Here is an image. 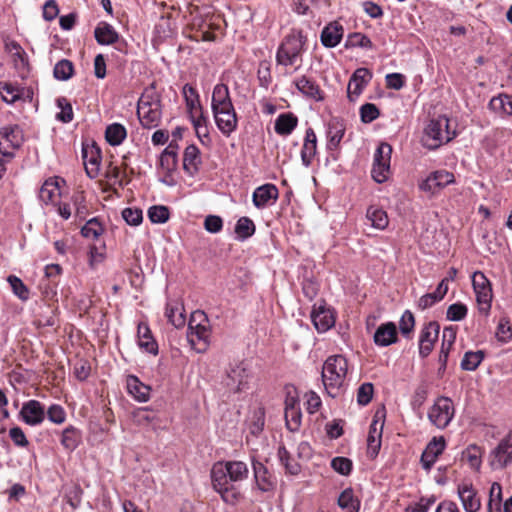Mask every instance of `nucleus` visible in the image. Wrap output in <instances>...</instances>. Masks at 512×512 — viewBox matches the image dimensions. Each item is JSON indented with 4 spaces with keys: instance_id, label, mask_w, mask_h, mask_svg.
Segmentation results:
<instances>
[{
    "instance_id": "nucleus-1",
    "label": "nucleus",
    "mask_w": 512,
    "mask_h": 512,
    "mask_svg": "<svg viewBox=\"0 0 512 512\" xmlns=\"http://www.w3.org/2000/svg\"><path fill=\"white\" fill-rule=\"evenodd\" d=\"M347 372L348 361L343 355H331L325 360L321 377L330 397L336 398L344 391Z\"/></svg>"
},
{
    "instance_id": "nucleus-2",
    "label": "nucleus",
    "mask_w": 512,
    "mask_h": 512,
    "mask_svg": "<svg viewBox=\"0 0 512 512\" xmlns=\"http://www.w3.org/2000/svg\"><path fill=\"white\" fill-rule=\"evenodd\" d=\"M456 136L455 131H450L449 119L446 116H439L432 119L426 125L421 143L429 150H435L441 145L448 143Z\"/></svg>"
},
{
    "instance_id": "nucleus-3",
    "label": "nucleus",
    "mask_w": 512,
    "mask_h": 512,
    "mask_svg": "<svg viewBox=\"0 0 512 512\" xmlns=\"http://www.w3.org/2000/svg\"><path fill=\"white\" fill-rule=\"evenodd\" d=\"M161 114L159 96L152 89H147L139 98L137 105V115L141 125L147 129L157 127L161 121Z\"/></svg>"
},
{
    "instance_id": "nucleus-4",
    "label": "nucleus",
    "mask_w": 512,
    "mask_h": 512,
    "mask_svg": "<svg viewBox=\"0 0 512 512\" xmlns=\"http://www.w3.org/2000/svg\"><path fill=\"white\" fill-rule=\"evenodd\" d=\"M306 37L301 31L288 34L276 52V63L282 66H291L296 63L304 51Z\"/></svg>"
},
{
    "instance_id": "nucleus-5",
    "label": "nucleus",
    "mask_w": 512,
    "mask_h": 512,
    "mask_svg": "<svg viewBox=\"0 0 512 512\" xmlns=\"http://www.w3.org/2000/svg\"><path fill=\"white\" fill-rule=\"evenodd\" d=\"M188 341L199 352L205 351L209 344V321L202 311L192 313L188 324Z\"/></svg>"
},
{
    "instance_id": "nucleus-6",
    "label": "nucleus",
    "mask_w": 512,
    "mask_h": 512,
    "mask_svg": "<svg viewBox=\"0 0 512 512\" xmlns=\"http://www.w3.org/2000/svg\"><path fill=\"white\" fill-rule=\"evenodd\" d=\"M248 473V467L242 461L218 462L211 470V479L218 481V484L221 485V481L230 483L242 481L248 477Z\"/></svg>"
},
{
    "instance_id": "nucleus-7",
    "label": "nucleus",
    "mask_w": 512,
    "mask_h": 512,
    "mask_svg": "<svg viewBox=\"0 0 512 512\" xmlns=\"http://www.w3.org/2000/svg\"><path fill=\"white\" fill-rule=\"evenodd\" d=\"M391 153L392 147L386 142H382L375 151L371 175L377 183H383L389 177Z\"/></svg>"
},
{
    "instance_id": "nucleus-8",
    "label": "nucleus",
    "mask_w": 512,
    "mask_h": 512,
    "mask_svg": "<svg viewBox=\"0 0 512 512\" xmlns=\"http://www.w3.org/2000/svg\"><path fill=\"white\" fill-rule=\"evenodd\" d=\"M455 409L450 398L439 397L428 412V418L439 429L446 428L454 417Z\"/></svg>"
},
{
    "instance_id": "nucleus-9",
    "label": "nucleus",
    "mask_w": 512,
    "mask_h": 512,
    "mask_svg": "<svg viewBox=\"0 0 512 512\" xmlns=\"http://www.w3.org/2000/svg\"><path fill=\"white\" fill-rule=\"evenodd\" d=\"M23 143V132L18 125L5 126L0 129V154L13 157L14 150Z\"/></svg>"
},
{
    "instance_id": "nucleus-10",
    "label": "nucleus",
    "mask_w": 512,
    "mask_h": 512,
    "mask_svg": "<svg viewBox=\"0 0 512 512\" xmlns=\"http://www.w3.org/2000/svg\"><path fill=\"white\" fill-rule=\"evenodd\" d=\"M472 285L480 311L487 313L491 308L492 300V289L489 280L484 273L476 271L472 275Z\"/></svg>"
},
{
    "instance_id": "nucleus-11",
    "label": "nucleus",
    "mask_w": 512,
    "mask_h": 512,
    "mask_svg": "<svg viewBox=\"0 0 512 512\" xmlns=\"http://www.w3.org/2000/svg\"><path fill=\"white\" fill-rule=\"evenodd\" d=\"M512 463V443L510 436L504 437L491 451L489 464L493 470H502Z\"/></svg>"
},
{
    "instance_id": "nucleus-12",
    "label": "nucleus",
    "mask_w": 512,
    "mask_h": 512,
    "mask_svg": "<svg viewBox=\"0 0 512 512\" xmlns=\"http://www.w3.org/2000/svg\"><path fill=\"white\" fill-rule=\"evenodd\" d=\"M385 410L384 408L376 411L373 421L369 428L367 437L368 453L375 457L381 448V438L384 427Z\"/></svg>"
},
{
    "instance_id": "nucleus-13",
    "label": "nucleus",
    "mask_w": 512,
    "mask_h": 512,
    "mask_svg": "<svg viewBox=\"0 0 512 512\" xmlns=\"http://www.w3.org/2000/svg\"><path fill=\"white\" fill-rule=\"evenodd\" d=\"M440 325L436 321L426 324L419 336V355L426 358L434 349V344L438 340Z\"/></svg>"
},
{
    "instance_id": "nucleus-14",
    "label": "nucleus",
    "mask_w": 512,
    "mask_h": 512,
    "mask_svg": "<svg viewBox=\"0 0 512 512\" xmlns=\"http://www.w3.org/2000/svg\"><path fill=\"white\" fill-rule=\"evenodd\" d=\"M21 419L30 426L41 424L45 419V407L37 400H29L22 405Z\"/></svg>"
},
{
    "instance_id": "nucleus-15",
    "label": "nucleus",
    "mask_w": 512,
    "mask_h": 512,
    "mask_svg": "<svg viewBox=\"0 0 512 512\" xmlns=\"http://www.w3.org/2000/svg\"><path fill=\"white\" fill-rule=\"evenodd\" d=\"M457 493L465 512H478L480 510L481 499L471 483L459 484Z\"/></svg>"
},
{
    "instance_id": "nucleus-16",
    "label": "nucleus",
    "mask_w": 512,
    "mask_h": 512,
    "mask_svg": "<svg viewBox=\"0 0 512 512\" xmlns=\"http://www.w3.org/2000/svg\"><path fill=\"white\" fill-rule=\"evenodd\" d=\"M446 447L444 437H433L427 444L421 455V465L426 471H430L439 455H441Z\"/></svg>"
},
{
    "instance_id": "nucleus-17",
    "label": "nucleus",
    "mask_w": 512,
    "mask_h": 512,
    "mask_svg": "<svg viewBox=\"0 0 512 512\" xmlns=\"http://www.w3.org/2000/svg\"><path fill=\"white\" fill-rule=\"evenodd\" d=\"M213 117L217 128L224 136L229 137L237 129L238 117L234 107L213 112Z\"/></svg>"
},
{
    "instance_id": "nucleus-18",
    "label": "nucleus",
    "mask_w": 512,
    "mask_h": 512,
    "mask_svg": "<svg viewBox=\"0 0 512 512\" xmlns=\"http://www.w3.org/2000/svg\"><path fill=\"white\" fill-rule=\"evenodd\" d=\"M248 378L249 374L244 365L237 364L227 372L225 384L231 391L238 393L247 387Z\"/></svg>"
},
{
    "instance_id": "nucleus-19",
    "label": "nucleus",
    "mask_w": 512,
    "mask_h": 512,
    "mask_svg": "<svg viewBox=\"0 0 512 512\" xmlns=\"http://www.w3.org/2000/svg\"><path fill=\"white\" fill-rule=\"evenodd\" d=\"M311 320L316 330L320 333L326 332L335 323L332 312L325 307L324 303L319 306L314 305L311 312Z\"/></svg>"
},
{
    "instance_id": "nucleus-20",
    "label": "nucleus",
    "mask_w": 512,
    "mask_h": 512,
    "mask_svg": "<svg viewBox=\"0 0 512 512\" xmlns=\"http://www.w3.org/2000/svg\"><path fill=\"white\" fill-rule=\"evenodd\" d=\"M344 28L337 22L333 21L327 24L320 35L321 43L324 47H336L343 38Z\"/></svg>"
},
{
    "instance_id": "nucleus-21",
    "label": "nucleus",
    "mask_w": 512,
    "mask_h": 512,
    "mask_svg": "<svg viewBox=\"0 0 512 512\" xmlns=\"http://www.w3.org/2000/svg\"><path fill=\"white\" fill-rule=\"evenodd\" d=\"M231 107H234V105L230 97L228 86L223 83L215 85L211 99L212 112L226 110Z\"/></svg>"
},
{
    "instance_id": "nucleus-22",
    "label": "nucleus",
    "mask_w": 512,
    "mask_h": 512,
    "mask_svg": "<svg viewBox=\"0 0 512 512\" xmlns=\"http://www.w3.org/2000/svg\"><path fill=\"white\" fill-rule=\"evenodd\" d=\"M376 345L381 347L389 346L397 342V328L393 322L381 324L373 336Z\"/></svg>"
},
{
    "instance_id": "nucleus-23",
    "label": "nucleus",
    "mask_w": 512,
    "mask_h": 512,
    "mask_svg": "<svg viewBox=\"0 0 512 512\" xmlns=\"http://www.w3.org/2000/svg\"><path fill=\"white\" fill-rule=\"evenodd\" d=\"M278 189L273 184H264L255 189L252 195V201L255 207L264 208L270 200L278 199Z\"/></svg>"
},
{
    "instance_id": "nucleus-24",
    "label": "nucleus",
    "mask_w": 512,
    "mask_h": 512,
    "mask_svg": "<svg viewBox=\"0 0 512 512\" xmlns=\"http://www.w3.org/2000/svg\"><path fill=\"white\" fill-rule=\"evenodd\" d=\"M297 89L306 97L315 101H322L324 99L323 92L315 80L302 76L295 81Z\"/></svg>"
},
{
    "instance_id": "nucleus-25",
    "label": "nucleus",
    "mask_w": 512,
    "mask_h": 512,
    "mask_svg": "<svg viewBox=\"0 0 512 512\" xmlns=\"http://www.w3.org/2000/svg\"><path fill=\"white\" fill-rule=\"evenodd\" d=\"M138 345L145 352L158 354V344L154 340L151 330L145 323H139L137 328Z\"/></svg>"
},
{
    "instance_id": "nucleus-26",
    "label": "nucleus",
    "mask_w": 512,
    "mask_h": 512,
    "mask_svg": "<svg viewBox=\"0 0 512 512\" xmlns=\"http://www.w3.org/2000/svg\"><path fill=\"white\" fill-rule=\"evenodd\" d=\"M317 138L314 130L308 128L305 132L303 147L301 150V160L305 167H309L316 154Z\"/></svg>"
},
{
    "instance_id": "nucleus-27",
    "label": "nucleus",
    "mask_w": 512,
    "mask_h": 512,
    "mask_svg": "<svg viewBox=\"0 0 512 512\" xmlns=\"http://www.w3.org/2000/svg\"><path fill=\"white\" fill-rule=\"evenodd\" d=\"M59 180L57 177L47 179L39 190V199L44 204L55 203L60 197Z\"/></svg>"
},
{
    "instance_id": "nucleus-28",
    "label": "nucleus",
    "mask_w": 512,
    "mask_h": 512,
    "mask_svg": "<svg viewBox=\"0 0 512 512\" xmlns=\"http://www.w3.org/2000/svg\"><path fill=\"white\" fill-rule=\"evenodd\" d=\"M345 133V125L337 118H333L328 124L327 130V149L332 151L337 149Z\"/></svg>"
},
{
    "instance_id": "nucleus-29",
    "label": "nucleus",
    "mask_w": 512,
    "mask_h": 512,
    "mask_svg": "<svg viewBox=\"0 0 512 512\" xmlns=\"http://www.w3.org/2000/svg\"><path fill=\"white\" fill-rule=\"evenodd\" d=\"M448 292V278L442 279L433 293L423 295L418 301V307L425 310L442 300Z\"/></svg>"
},
{
    "instance_id": "nucleus-30",
    "label": "nucleus",
    "mask_w": 512,
    "mask_h": 512,
    "mask_svg": "<svg viewBox=\"0 0 512 512\" xmlns=\"http://www.w3.org/2000/svg\"><path fill=\"white\" fill-rule=\"evenodd\" d=\"M253 471L255 482L259 490L262 492H267L273 489L274 483L263 463L259 461H253Z\"/></svg>"
},
{
    "instance_id": "nucleus-31",
    "label": "nucleus",
    "mask_w": 512,
    "mask_h": 512,
    "mask_svg": "<svg viewBox=\"0 0 512 512\" xmlns=\"http://www.w3.org/2000/svg\"><path fill=\"white\" fill-rule=\"evenodd\" d=\"M96 41L100 45H111L118 41L119 34L112 25L107 22H100L94 30Z\"/></svg>"
},
{
    "instance_id": "nucleus-32",
    "label": "nucleus",
    "mask_w": 512,
    "mask_h": 512,
    "mask_svg": "<svg viewBox=\"0 0 512 512\" xmlns=\"http://www.w3.org/2000/svg\"><path fill=\"white\" fill-rule=\"evenodd\" d=\"M127 389L131 396L139 402H146L150 398V387L140 382L136 376H128Z\"/></svg>"
},
{
    "instance_id": "nucleus-33",
    "label": "nucleus",
    "mask_w": 512,
    "mask_h": 512,
    "mask_svg": "<svg viewBox=\"0 0 512 512\" xmlns=\"http://www.w3.org/2000/svg\"><path fill=\"white\" fill-rule=\"evenodd\" d=\"M214 489L221 495L222 500L230 505L236 504L241 498L239 490L229 481L218 484V481H212Z\"/></svg>"
},
{
    "instance_id": "nucleus-34",
    "label": "nucleus",
    "mask_w": 512,
    "mask_h": 512,
    "mask_svg": "<svg viewBox=\"0 0 512 512\" xmlns=\"http://www.w3.org/2000/svg\"><path fill=\"white\" fill-rule=\"evenodd\" d=\"M298 123L297 117L292 113H282L276 120L274 129L279 135L286 136L292 133Z\"/></svg>"
},
{
    "instance_id": "nucleus-35",
    "label": "nucleus",
    "mask_w": 512,
    "mask_h": 512,
    "mask_svg": "<svg viewBox=\"0 0 512 512\" xmlns=\"http://www.w3.org/2000/svg\"><path fill=\"white\" fill-rule=\"evenodd\" d=\"M199 149L195 145L186 147L183 155V168L191 176L198 171L200 164Z\"/></svg>"
},
{
    "instance_id": "nucleus-36",
    "label": "nucleus",
    "mask_w": 512,
    "mask_h": 512,
    "mask_svg": "<svg viewBox=\"0 0 512 512\" xmlns=\"http://www.w3.org/2000/svg\"><path fill=\"white\" fill-rule=\"evenodd\" d=\"M82 435L80 430L70 425L62 431L61 445L67 451H74L81 443Z\"/></svg>"
},
{
    "instance_id": "nucleus-37",
    "label": "nucleus",
    "mask_w": 512,
    "mask_h": 512,
    "mask_svg": "<svg viewBox=\"0 0 512 512\" xmlns=\"http://www.w3.org/2000/svg\"><path fill=\"white\" fill-rule=\"evenodd\" d=\"M127 136L126 128L120 123H112L106 127L105 139L111 146L120 145Z\"/></svg>"
},
{
    "instance_id": "nucleus-38",
    "label": "nucleus",
    "mask_w": 512,
    "mask_h": 512,
    "mask_svg": "<svg viewBox=\"0 0 512 512\" xmlns=\"http://www.w3.org/2000/svg\"><path fill=\"white\" fill-rule=\"evenodd\" d=\"M366 217L371 222L372 227L376 229L383 230L388 226L387 213L380 207L370 206L367 209Z\"/></svg>"
},
{
    "instance_id": "nucleus-39",
    "label": "nucleus",
    "mask_w": 512,
    "mask_h": 512,
    "mask_svg": "<svg viewBox=\"0 0 512 512\" xmlns=\"http://www.w3.org/2000/svg\"><path fill=\"white\" fill-rule=\"evenodd\" d=\"M88 152L86 149H83V159L85 165V171L89 178L94 179L99 174V166H100V151L99 149H95V151H91V156L88 158Z\"/></svg>"
},
{
    "instance_id": "nucleus-40",
    "label": "nucleus",
    "mask_w": 512,
    "mask_h": 512,
    "mask_svg": "<svg viewBox=\"0 0 512 512\" xmlns=\"http://www.w3.org/2000/svg\"><path fill=\"white\" fill-rule=\"evenodd\" d=\"M160 167L166 174H170L177 168V151L170 144L160 155Z\"/></svg>"
},
{
    "instance_id": "nucleus-41",
    "label": "nucleus",
    "mask_w": 512,
    "mask_h": 512,
    "mask_svg": "<svg viewBox=\"0 0 512 512\" xmlns=\"http://www.w3.org/2000/svg\"><path fill=\"white\" fill-rule=\"evenodd\" d=\"M338 506L346 512H358L360 501L354 497L353 490L347 488L338 497Z\"/></svg>"
},
{
    "instance_id": "nucleus-42",
    "label": "nucleus",
    "mask_w": 512,
    "mask_h": 512,
    "mask_svg": "<svg viewBox=\"0 0 512 512\" xmlns=\"http://www.w3.org/2000/svg\"><path fill=\"white\" fill-rule=\"evenodd\" d=\"M502 500V486L498 482H493L489 491L487 511L501 512Z\"/></svg>"
},
{
    "instance_id": "nucleus-43",
    "label": "nucleus",
    "mask_w": 512,
    "mask_h": 512,
    "mask_svg": "<svg viewBox=\"0 0 512 512\" xmlns=\"http://www.w3.org/2000/svg\"><path fill=\"white\" fill-rule=\"evenodd\" d=\"M485 354L482 350L467 351L461 361V369L465 371L476 370L483 361Z\"/></svg>"
},
{
    "instance_id": "nucleus-44",
    "label": "nucleus",
    "mask_w": 512,
    "mask_h": 512,
    "mask_svg": "<svg viewBox=\"0 0 512 512\" xmlns=\"http://www.w3.org/2000/svg\"><path fill=\"white\" fill-rule=\"evenodd\" d=\"M183 95L186 102V107L188 109L189 114L192 112H197V110H201L202 106L199 100V94L197 90L189 84H185L183 87Z\"/></svg>"
},
{
    "instance_id": "nucleus-45",
    "label": "nucleus",
    "mask_w": 512,
    "mask_h": 512,
    "mask_svg": "<svg viewBox=\"0 0 512 512\" xmlns=\"http://www.w3.org/2000/svg\"><path fill=\"white\" fill-rule=\"evenodd\" d=\"M255 224L248 217H241L235 225V233L239 240H246L255 233Z\"/></svg>"
},
{
    "instance_id": "nucleus-46",
    "label": "nucleus",
    "mask_w": 512,
    "mask_h": 512,
    "mask_svg": "<svg viewBox=\"0 0 512 512\" xmlns=\"http://www.w3.org/2000/svg\"><path fill=\"white\" fill-rule=\"evenodd\" d=\"M165 315L168 318V321L176 328L184 326L186 322L182 308L177 303H168L166 306Z\"/></svg>"
},
{
    "instance_id": "nucleus-47",
    "label": "nucleus",
    "mask_w": 512,
    "mask_h": 512,
    "mask_svg": "<svg viewBox=\"0 0 512 512\" xmlns=\"http://www.w3.org/2000/svg\"><path fill=\"white\" fill-rule=\"evenodd\" d=\"M74 66L70 60L62 59L56 63L53 75L57 80L67 81L73 76Z\"/></svg>"
},
{
    "instance_id": "nucleus-48",
    "label": "nucleus",
    "mask_w": 512,
    "mask_h": 512,
    "mask_svg": "<svg viewBox=\"0 0 512 512\" xmlns=\"http://www.w3.org/2000/svg\"><path fill=\"white\" fill-rule=\"evenodd\" d=\"M56 104L60 109V112L56 115V119L63 123L71 122L73 120V109L70 101L66 97H59L56 100Z\"/></svg>"
},
{
    "instance_id": "nucleus-49",
    "label": "nucleus",
    "mask_w": 512,
    "mask_h": 512,
    "mask_svg": "<svg viewBox=\"0 0 512 512\" xmlns=\"http://www.w3.org/2000/svg\"><path fill=\"white\" fill-rule=\"evenodd\" d=\"M278 457L288 473L297 475L300 472V465L291 458L290 453L284 446L279 447Z\"/></svg>"
},
{
    "instance_id": "nucleus-50",
    "label": "nucleus",
    "mask_w": 512,
    "mask_h": 512,
    "mask_svg": "<svg viewBox=\"0 0 512 512\" xmlns=\"http://www.w3.org/2000/svg\"><path fill=\"white\" fill-rule=\"evenodd\" d=\"M104 229L101 223L98 221V218H92L86 222V224L81 229V234L85 238L97 239L102 233Z\"/></svg>"
},
{
    "instance_id": "nucleus-51",
    "label": "nucleus",
    "mask_w": 512,
    "mask_h": 512,
    "mask_svg": "<svg viewBox=\"0 0 512 512\" xmlns=\"http://www.w3.org/2000/svg\"><path fill=\"white\" fill-rule=\"evenodd\" d=\"M133 419L137 425H153L157 420V415L148 408H140L133 413Z\"/></svg>"
},
{
    "instance_id": "nucleus-52",
    "label": "nucleus",
    "mask_w": 512,
    "mask_h": 512,
    "mask_svg": "<svg viewBox=\"0 0 512 512\" xmlns=\"http://www.w3.org/2000/svg\"><path fill=\"white\" fill-rule=\"evenodd\" d=\"M463 458L467 460L470 467L479 470L481 466V450L476 445H469L465 451H463Z\"/></svg>"
},
{
    "instance_id": "nucleus-53",
    "label": "nucleus",
    "mask_w": 512,
    "mask_h": 512,
    "mask_svg": "<svg viewBox=\"0 0 512 512\" xmlns=\"http://www.w3.org/2000/svg\"><path fill=\"white\" fill-rule=\"evenodd\" d=\"M345 47H362L371 49L373 47V44L370 38L367 37L366 35L362 33H352L348 36L345 43Z\"/></svg>"
},
{
    "instance_id": "nucleus-54",
    "label": "nucleus",
    "mask_w": 512,
    "mask_h": 512,
    "mask_svg": "<svg viewBox=\"0 0 512 512\" xmlns=\"http://www.w3.org/2000/svg\"><path fill=\"white\" fill-rule=\"evenodd\" d=\"M169 209L166 206H152L148 210V217L152 223H165L169 219Z\"/></svg>"
},
{
    "instance_id": "nucleus-55",
    "label": "nucleus",
    "mask_w": 512,
    "mask_h": 512,
    "mask_svg": "<svg viewBox=\"0 0 512 512\" xmlns=\"http://www.w3.org/2000/svg\"><path fill=\"white\" fill-rule=\"evenodd\" d=\"M496 337L503 343H507L512 339V326L507 317L500 319L496 330Z\"/></svg>"
},
{
    "instance_id": "nucleus-56",
    "label": "nucleus",
    "mask_w": 512,
    "mask_h": 512,
    "mask_svg": "<svg viewBox=\"0 0 512 512\" xmlns=\"http://www.w3.org/2000/svg\"><path fill=\"white\" fill-rule=\"evenodd\" d=\"M468 309L463 303L451 304L446 312V318L450 321H461L467 315Z\"/></svg>"
},
{
    "instance_id": "nucleus-57",
    "label": "nucleus",
    "mask_w": 512,
    "mask_h": 512,
    "mask_svg": "<svg viewBox=\"0 0 512 512\" xmlns=\"http://www.w3.org/2000/svg\"><path fill=\"white\" fill-rule=\"evenodd\" d=\"M7 281L9 282L14 294L21 300H27L29 298V290L20 278L10 275Z\"/></svg>"
},
{
    "instance_id": "nucleus-58",
    "label": "nucleus",
    "mask_w": 512,
    "mask_h": 512,
    "mask_svg": "<svg viewBox=\"0 0 512 512\" xmlns=\"http://www.w3.org/2000/svg\"><path fill=\"white\" fill-rule=\"evenodd\" d=\"M374 394V386L370 382L363 383L357 390V403L365 406L370 403Z\"/></svg>"
},
{
    "instance_id": "nucleus-59",
    "label": "nucleus",
    "mask_w": 512,
    "mask_h": 512,
    "mask_svg": "<svg viewBox=\"0 0 512 512\" xmlns=\"http://www.w3.org/2000/svg\"><path fill=\"white\" fill-rule=\"evenodd\" d=\"M380 115V111L373 103H366L360 108V117L363 123H371Z\"/></svg>"
},
{
    "instance_id": "nucleus-60",
    "label": "nucleus",
    "mask_w": 512,
    "mask_h": 512,
    "mask_svg": "<svg viewBox=\"0 0 512 512\" xmlns=\"http://www.w3.org/2000/svg\"><path fill=\"white\" fill-rule=\"evenodd\" d=\"M301 411L300 408L285 410V420L287 428L294 432L297 431L301 425Z\"/></svg>"
},
{
    "instance_id": "nucleus-61",
    "label": "nucleus",
    "mask_w": 512,
    "mask_h": 512,
    "mask_svg": "<svg viewBox=\"0 0 512 512\" xmlns=\"http://www.w3.org/2000/svg\"><path fill=\"white\" fill-rule=\"evenodd\" d=\"M0 94L3 100L8 103H14L19 98L18 89L8 82H0Z\"/></svg>"
},
{
    "instance_id": "nucleus-62",
    "label": "nucleus",
    "mask_w": 512,
    "mask_h": 512,
    "mask_svg": "<svg viewBox=\"0 0 512 512\" xmlns=\"http://www.w3.org/2000/svg\"><path fill=\"white\" fill-rule=\"evenodd\" d=\"M352 461L346 457H335L331 460V467L341 475H349L352 470Z\"/></svg>"
},
{
    "instance_id": "nucleus-63",
    "label": "nucleus",
    "mask_w": 512,
    "mask_h": 512,
    "mask_svg": "<svg viewBox=\"0 0 512 512\" xmlns=\"http://www.w3.org/2000/svg\"><path fill=\"white\" fill-rule=\"evenodd\" d=\"M490 105L493 108H500L504 112L512 115V95L502 94L492 98Z\"/></svg>"
},
{
    "instance_id": "nucleus-64",
    "label": "nucleus",
    "mask_w": 512,
    "mask_h": 512,
    "mask_svg": "<svg viewBox=\"0 0 512 512\" xmlns=\"http://www.w3.org/2000/svg\"><path fill=\"white\" fill-rule=\"evenodd\" d=\"M415 326V318L414 315L409 311L406 310L399 322V329L403 336H409L410 333L413 331Z\"/></svg>"
}]
</instances>
